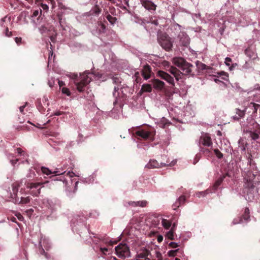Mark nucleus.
I'll return each instance as SVG.
<instances>
[{"label": "nucleus", "instance_id": "f257e3e1", "mask_svg": "<svg viewBox=\"0 0 260 260\" xmlns=\"http://www.w3.org/2000/svg\"><path fill=\"white\" fill-rule=\"evenodd\" d=\"M193 68V65L185 61V62L180 68L182 71V72H181L176 67L173 66L170 67V68L168 70V71L174 76L177 81H179L180 79H182V77L183 75H194V74L192 72Z\"/></svg>", "mask_w": 260, "mask_h": 260}, {"label": "nucleus", "instance_id": "f03ea898", "mask_svg": "<svg viewBox=\"0 0 260 260\" xmlns=\"http://www.w3.org/2000/svg\"><path fill=\"white\" fill-rule=\"evenodd\" d=\"M92 74L90 72L86 71L80 74L79 76L77 75H75L74 82L76 89L79 92H82L85 90V87L92 80L90 76Z\"/></svg>", "mask_w": 260, "mask_h": 260}, {"label": "nucleus", "instance_id": "7ed1b4c3", "mask_svg": "<svg viewBox=\"0 0 260 260\" xmlns=\"http://www.w3.org/2000/svg\"><path fill=\"white\" fill-rule=\"evenodd\" d=\"M256 164L255 162L250 166L247 169H244V171L242 172V174H244V179L245 181L246 187L249 188H253L254 187L253 180L256 176L255 173H256V172H254V171H256Z\"/></svg>", "mask_w": 260, "mask_h": 260}, {"label": "nucleus", "instance_id": "20e7f679", "mask_svg": "<svg viewBox=\"0 0 260 260\" xmlns=\"http://www.w3.org/2000/svg\"><path fill=\"white\" fill-rule=\"evenodd\" d=\"M157 42L161 47L167 51L171 50L173 46L171 38L166 33H160L157 36Z\"/></svg>", "mask_w": 260, "mask_h": 260}, {"label": "nucleus", "instance_id": "39448f33", "mask_svg": "<svg viewBox=\"0 0 260 260\" xmlns=\"http://www.w3.org/2000/svg\"><path fill=\"white\" fill-rule=\"evenodd\" d=\"M46 182H27L25 185L27 189H29V193L33 196L38 197L41 192V189L43 187V184Z\"/></svg>", "mask_w": 260, "mask_h": 260}, {"label": "nucleus", "instance_id": "423d86ee", "mask_svg": "<svg viewBox=\"0 0 260 260\" xmlns=\"http://www.w3.org/2000/svg\"><path fill=\"white\" fill-rule=\"evenodd\" d=\"M136 136L139 139H142L146 140L153 141L155 135V131L149 129H141L135 132Z\"/></svg>", "mask_w": 260, "mask_h": 260}, {"label": "nucleus", "instance_id": "0eeeda50", "mask_svg": "<svg viewBox=\"0 0 260 260\" xmlns=\"http://www.w3.org/2000/svg\"><path fill=\"white\" fill-rule=\"evenodd\" d=\"M117 255L120 258H125L130 256L129 248L126 244L121 243L117 246L115 248Z\"/></svg>", "mask_w": 260, "mask_h": 260}, {"label": "nucleus", "instance_id": "6e6552de", "mask_svg": "<svg viewBox=\"0 0 260 260\" xmlns=\"http://www.w3.org/2000/svg\"><path fill=\"white\" fill-rule=\"evenodd\" d=\"M157 76L161 79L166 81L168 83L173 86H175V82L173 77L167 72L163 71H158L157 72Z\"/></svg>", "mask_w": 260, "mask_h": 260}, {"label": "nucleus", "instance_id": "1a4fd4ad", "mask_svg": "<svg viewBox=\"0 0 260 260\" xmlns=\"http://www.w3.org/2000/svg\"><path fill=\"white\" fill-rule=\"evenodd\" d=\"M199 143L200 147H201L202 145L210 147L213 144L211 137L207 134H204L200 137Z\"/></svg>", "mask_w": 260, "mask_h": 260}, {"label": "nucleus", "instance_id": "9d476101", "mask_svg": "<svg viewBox=\"0 0 260 260\" xmlns=\"http://www.w3.org/2000/svg\"><path fill=\"white\" fill-rule=\"evenodd\" d=\"M142 6L150 12L155 11L157 6L151 0H139Z\"/></svg>", "mask_w": 260, "mask_h": 260}, {"label": "nucleus", "instance_id": "9b49d317", "mask_svg": "<svg viewBox=\"0 0 260 260\" xmlns=\"http://www.w3.org/2000/svg\"><path fill=\"white\" fill-rule=\"evenodd\" d=\"M167 165L165 163H159L155 159H150L147 164L145 166V168L148 169H155L160 168L161 167H166Z\"/></svg>", "mask_w": 260, "mask_h": 260}, {"label": "nucleus", "instance_id": "f8f14e48", "mask_svg": "<svg viewBox=\"0 0 260 260\" xmlns=\"http://www.w3.org/2000/svg\"><path fill=\"white\" fill-rule=\"evenodd\" d=\"M250 219V212L248 208H245L243 214L239 218V221H238L237 219H234L233 221L234 224H237L239 223L243 222V220L247 221Z\"/></svg>", "mask_w": 260, "mask_h": 260}, {"label": "nucleus", "instance_id": "ddd939ff", "mask_svg": "<svg viewBox=\"0 0 260 260\" xmlns=\"http://www.w3.org/2000/svg\"><path fill=\"white\" fill-rule=\"evenodd\" d=\"M147 205V202L146 201H128L124 205L125 207H127L128 206H132V207H138L140 206L141 207H145Z\"/></svg>", "mask_w": 260, "mask_h": 260}, {"label": "nucleus", "instance_id": "4468645a", "mask_svg": "<svg viewBox=\"0 0 260 260\" xmlns=\"http://www.w3.org/2000/svg\"><path fill=\"white\" fill-rule=\"evenodd\" d=\"M178 38L183 46H187L189 44V38L185 33L181 32L178 35Z\"/></svg>", "mask_w": 260, "mask_h": 260}, {"label": "nucleus", "instance_id": "2eb2a0df", "mask_svg": "<svg viewBox=\"0 0 260 260\" xmlns=\"http://www.w3.org/2000/svg\"><path fill=\"white\" fill-rule=\"evenodd\" d=\"M226 176L229 177H231V175L229 173H226L225 174H223L222 176H220L215 182L214 185L212 186V189L214 191H215L217 190L218 187L221 185L224 179L225 178Z\"/></svg>", "mask_w": 260, "mask_h": 260}, {"label": "nucleus", "instance_id": "dca6fc26", "mask_svg": "<svg viewBox=\"0 0 260 260\" xmlns=\"http://www.w3.org/2000/svg\"><path fill=\"white\" fill-rule=\"evenodd\" d=\"M152 83L153 87L157 89L161 90L164 88L165 83L158 79H154L152 80Z\"/></svg>", "mask_w": 260, "mask_h": 260}, {"label": "nucleus", "instance_id": "f3484780", "mask_svg": "<svg viewBox=\"0 0 260 260\" xmlns=\"http://www.w3.org/2000/svg\"><path fill=\"white\" fill-rule=\"evenodd\" d=\"M151 68L149 65H146L143 67L142 71V75L143 78L147 80L151 77Z\"/></svg>", "mask_w": 260, "mask_h": 260}, {"label": "nucleus", "instance_id": "a211bd4d", "mask_svg": "<svg viewBox=\"0 0 260 260\" xmlns=\"http://www.w3.org/2000/svg\"><path fill=\"white\" fill-rule=\"evenodd\" d=\"M172 61L174 64L180 68L186 61L181 57H174Z\"/></svg>", "mask_w": 260, "mask_h": 260}, {"label": "nucleus", "instance_id": "6ab92c4d", "mask_svg": "<svg viewBox=\"0 0 260 260\" xmlns=\"http://www.w3.org/2000/svg\"><path fill=\"white\" fill-rule=\"evenodd\" d=\"M245 53L250 58H252L253 59L256 58L257 57V54L255 52L254 50L252 49L250 47L247 48L245 50Z\"/></svg>", "mask_w": 260, "mask_h": 260}, {"label": "nucleus", "instance_id": "aec40b11", "mask_svg": "<svg viewBox=\"0 0 260 260\" xmlns=\"http://www.w3.org/2000/svg\"><path fill=\"white\" fill-rule=\"evenodd\" d=\"M152 86L151 84H144L141 87L140 91L141 93L143 92H150L152 91Z\"/></svg>", "mask_w": 260, "mask_h": 260}, {"label": "nucleus", "instance_id": "412c9836", "mask_svg": "<svg viewBox=\"0 0 260 260\" xmlns=\"http://www.w3.org/2000/svg\"><path fill=\"white\" fill-rule=\"evenodd\" d=\"M41 171L43 174H46L47 175L53 173L55 174V175H59L63 174L62 173H60L59 171L52 172L48 168L44 167L41 168Z\"/></svg>", "mask_w": 260, "mask_h": 260}, {"label": "nucleus", "instance_id": "4be33fe9", "mask_svg": "<svg viewBox=\"0 0 260 260\" xmlns=\"http://www.w3.org/2000/svg\"><path fill=\"white\" fill-rule=\"evenodd\" d=\"M244 111L241 110L240 109H236V114L233 117L235 120H239L241 118H242L245 115Z\"/></svg>", "mask_w": 260, "mask_h": 260}, {"label": "nucleus", "instance_id": "5701e85b", "mask_svg": "<svg viewBox=\"0 0 260 260\" xmlns=\"http://www.w3.org/2000/svg\"><path fill=\"white\" fill-rule=\"evenodd\" d=\"M259 106L260 105L258 104L251 102L248 105V108L252 110V113L255 114L257 113V109Z\"/></svg>", "mask_w": 260, "mask_h": 260}, {"label": "nucleus", "instance_id": "b1692460", "mask_svg": "<svg viewBox=\"0 0 260 260\" xmlns=\"http://www.w3.org/2000/svg\"><path fill=\"white\" fill-rule=\"evenodd\" d=\"M19 187H20V185L18 182H15L14 183H13L12 184V190H13V193L14 195L17 194V193L18 191Z\"/></svg>", "mask_w": 260, "mask_h": 260}, {"label": "nucleus", "instance_id": "393cba45", "mask_svg": "<svg viewBox=\"0 0 260 260\" xmlns=\"http://www.w3.org/2000/svg\"><path fill=\"white\" fill-rule=\"evenodd\" d=\"M101 9L97 5H95L91 10L92 14L94 15L99 14L101 12Z\"/></svg>", "mask_w": 260, "mask_h": 260}, {"label": "nucleus", "instance_id": "a878e982", "mask_svg": "<svg viewBox=\"0 0 260 260\" xmlns=\"http://www.w3.org/2000/svg\"><path fill=\"white\" fill-rule=\"evenodd\" d=\"M161 223L163 226L166 229H169L171 225V222L169 220L165 219L162 220Z\"/></svg>", "mask_w": 260, "mask_h": 260}, {"label": "nucleus", "instance_id": "bb28decb", "mask_svg": "<svg viewBox=\"0 0 260 260\" xmlns=\"http://www.w3.org/2000/svg\"><path fill=\"white\" fill-rule=\"evenodd\" d=\"M175 224H173V227L171 228V230L169 231L167 234H166V237L170 239V240H174V232H173V228L175 227Z\"/></svg>", "mask_w": 260, "mask_h": 260}, {"label": "nucleus", "instance_id": "cd10ccee", "mask_svg": "<svg viewBox=\"0 0 260 260\" xmlns=\"http://www.w3.org/2000/svg\"><path fill=\"white\" fill-rule=\"evenodd\" d=\"M246 157L248 161L247 165L249 166V167L255 162V161L253 159V157L251 153H248Z\"/></svg>", "mask_w": 260, "mask_h": 260}, {"label": "nucleus", "instance_id": "c85d7f7f", "mask_svg": "<svg viewBox=\"0 0 260 260\" xmlns=\"http://www.w3.org/2000/svg\"><path fill=\"white\" fill-rule=\"evenodd\" d=\"M30 198L29 197H27L26 198L21 197L20 199V201L19 202L20 204H26L30 202Z\"/></svg>", "mask_w": 260, "mask_h": 260}, {"label": "nucleus", "instance_id": "c756f323", "mask_svg": "<svg viewBox=\"0 0 260 260\" xmlns=\"http://www.w3.org/2000/svg\"><path fill=\"white\" fill-rule=\"evenodd\" d=\"M106 18L112 24H113L117 20V19L115 17H112L110 14H108L106 16Z\"/></svg>", "mask_w": 260, "mask_h": 260}, {"label": "nucleus", "instance_id": "7c9ffc66", "mask_svg": "<svg viewBox=\"0 0 260 260\" xmlns=\"http://www.w3.org/2000/svg\"><path fill=\"white\" fill-rule=\"evenodd\" d=\"M249 136L251 139L256 140L259 138V135L255 132L250 131Z\"/></svg>", "mask_w": 260, "mask_h": 260}, {"label": "nucleus", "instance_id": "2f4dec72", "mask_svg": "<svg viewBox=\"0 0 260 260\" xmlns=\"http://www.w3.org/2000/svg\"><path fill=\"white\" fill-rule=\"evenodd\" d=\"M35 176V173L34 171L30 170L29 173L27 175L26 177L29 180H34Z\"/></svg>", "mask_w": 260, "mask_h": 260}, {"label": "nucleus", "instance_id": "473e14b6", "mask_svg": "<svg viewBox=\"0 0 260 260\" xmlns=\"http://www.w3.org/2000/svg\"><path fill=\"white\" fill-rule=\"evenodd\" d=\"M214 151L218 158L221 159L223 157V154L218 149H214Z\"/></svg>", "mask_w": 260, "mask_h": 260}, {"label": "nucleus", "instance_id": "72a5a7b5", "mask_svg": "<svg viewBox=\"0 0 260 260\" xmlns=\"http://www.w3.org/2000/svg\"><path fill=\"white\" fill-rule=\"evenodd\" d=\"M185 201V198L184 196H181L177 201V202L179 203L180 206L183 205Z\"/></svg>", "mask_w": 260, "mask_h": 260}, {"label": "nucleus", "instance_id": "f704fd0d", "mask_svg": "<svg viewBox=\"0 0 260 260\" xmlns=\"http://www.w3.org/2000/svg\"><path fill=\"white\" fill-rule=\"evenodd\" d=\"M61 92L62 93L67 94L68 96H70L71 94L70 90L66 87H63L61 89Z\"/></svg>", "mask_w": 260, "mask_h": 260}, {"label": "nucleus", "instance_id": "c9c22d12", "mask_svg": "<svg viewBox=\"0 0 260 260\" xmlns=\"http://www.w3.org/2000/svg\"><path fill=\"white\" fill-rule=\"evenodd\" d=\"M179 250V249L175 250H170L168 252V254L169 256H175L176 255L177 252Z\"/></svg>", "mask_w": 260, "mask_h": 260}, {"label": "nucleus", "instance_id": "e433bc0d", "mask_svg": "<svg viewBox=\"0 0 260 260\" xmlns=\"http://www.w3.org/2000/svg\"><path fill=\"white\" fill-rule=\"evenodd\" d=\"M40 247L39 248V252L41 254L44 255L46 258H48L47 253L45 252L44 249L42 248V245H40Z\"/></svg>", "mask_w": 260, "mask_h": 260}, {"label": "nucleus", "instance_id": "4c0bfd02", "mask_svg": "<svg viewBox=\"0 0 260 260\" xmlns=\"http://www.w3.org/2000/svg\"><path fill=\"white\" fill-rule=\"evenodd\" d=\"M218 74L220 76H223L222 79L224 80H226L228 77V74L223 71L218 73Z\"/></svg>", "mask_w": 260, "mask_h": 260}, {"label": "nucleus", "instance_id": "58836bf2", "mask_svg": "<svg viewBox=\"0 0 260 260\" xmlns=\"http://www.w3.org/2000/svg\"><path fill=\"white\" fill-rule=\"evenodd\" d=\"M197 66L199 69H201L202 70L206 69V66L202 63L198 62Z\"/></svg>", "mask_w": 260, "mask_h": 260}, {"label": "nucleus", "instance_id": "ea45409f", "mask_svg": "<svg viewBox=\"0 0 260 260\" xmlns=\"http://www.w3.org/2000/svg\"><path fill=\"white\" fill-rule=\"evenodd\" d=\"M169 246L172 248H175L179 246L177 243L174 242H171V243H170Z\"/></svg>", "mask_w": 260, "mask_h": 260}, {"label": "nucleus", "instance_id": "a19ab883", "mask_svg": "<svg viewBox=\"0 0 260 260\" xmlns=\"http://www.w3.org/2000/svg\"><path fill=\"white\" fill-rule=\"evenodd\" d=\"M99 25L101 26V28L100 29V31L101 32H104L105 29H106V26L104 24L102 23L101 22H100L99 23Z\"/></svg>", "mask_w": 260, "mask_h": 260}, {"label": "nucleus", "instance_id": "79ce46f5", "mask_svg": "<svg viewBox=\"0 0 260 260\" xmlns=\"http://www.w3.org/2000/svg\"><path fill=\"white\" fill-rule=\"evenodd\" d=\"M5 34L6 36L8 37H10L12 35V32L9 31V29L7 26H6Z\"/></svg>", "mask_w": 260, "mask_h": 260}, {"label": "nucleus", "instance_id": "37998d69", "mask_svg": "<svg viewBox=\"0 0 260 260\" xmlns=\"http://www.w3.org/2000/svg\"><path fill=\"white\" fill-rule=\"evenodd\" d=\"M7 16H5L4 17H3L1 20V26H4V27H6L7 26H6L5 24H4V23L7 21Z\"/></svg>", "mask_w": 260, "mask_h": 260}, {"label": "nucleus", "instance_id": "c03bdc74", "mask_svg": "<svg viewBox=\"0 0 260 260\" xmlns=\"http://www.w3.org/2000/svg\"><path fill=\"white\" fill-rule=\"evenodd\" d=\"M7 16H5L4 17H3L1 20V26H4V27H6L7 26H6L5 24H4V23L7 21Z\"/></svg>", "mask_w": 260, "mask_h": 260}, {"label": "nucleus", "instance_id": "a18cd8bd", "mask_svg": "<svg viewBox=\"0 0 260 260\" xmlns=\"http://www.w3.org/2000/svg\"><path fill=\"white\" fill-rule=\"evenodd\" d=\"M232 62V59L230 57H226L225 59V63L227 66H230V62Z\"/></svg>", "mask_w": 260, "mask_h": 260}, {"label": "nucleus", "instance_id": "49530a36", "mask_svg": "<svg viewBox=\"0 0 260 260\" xmlns=\"http://www.w3.org/2000/svg\"><path fill=\"white\" fill-rule=\"evenodd\" d=\"M16 151H17V153L19 155H24V154H25L24 152L20 148H17Z\"/></svg>", "mask_w": 260, "mask_h": 260}, {"label": "nucleus", "instance_id": "de8ad7c7", "mask_svg": "<svg viewBox=\"0 0 260 260\" xmlns=\"http://www.w3.org/2000/svg\"><path fill=\"white\" fill-rule=\"evenodd\" d=\"M15 42L16 43V44L18 45H19L21 43L22 39L20 37H16L15 38Z\"/></svg>", "mask_w": 260, "mask_h": 260}, {"label": "nucleus", "instance_id": "09e8293b", "mask_svg": "<svg viewBox=\"0 0 260 260\" xmlns=\"http://www.w3.org/2000/svg\"><path fill=\"white\" fill-rule=\"evenodd\" d=\"M180 206L179 203L177 201L173 205L172 207L174 210H176L178 207Z\"/></svg>", "mask_w": 260, "mask_h": 260}, {"label": "nucleus", "instance_id": "8fccbe9b", "mask_svg": "<svg viewBox=\"0 0 260 260\" xmlns=\"http://www.w3.org/2000/svg\"><path fill=\"white\" fill-rule=\"evenodd\" d=\"M100 250L104 254H106V252L108 251V249L107 248L101 247Z\"/></svg>", "mask_w": 260, "mask_h": 260}, {"label": "nucleus", "instance_id": "3c124183", "mask_svg": "<svg viewBox=\"0 0 260 260\" xmlns=\"http://www.w3.org/2000/svg\"><path fill=\"white\" fill-rule=\"evenodd\" d=\"M156 257L159 259L162 257L161 253L159 251H156Z\"/></svg>", "mask_w": 260, "mask_h": 260}, {"label": "nucleus", "instance_id": "603ef678", "mask_svg": "<svg viewBox=\"0 0 260 260\" xmlns=\"http://www.w3.org/2000/svg\"><path fill=\"white\" fill-rule=\"evenodd\" d=\"M58 85L60 87H61L65 85L64 82H63L62 81L58 80Z\"/></svg>", "mask_w": 260, "mask_h": 260}, {"label": "nucleus", "instance_id": "864d4df0", "mask_svg": "<svg viewBox=\"0 0 260 260\" xmlns=\"http://www.w3.org/2000/svg\"><path fill=\"white\" fill-rule=\"evenodd\" d=\"M37 107H38V110H39L41 112H43V107H42V106L41 105V104H39L37 106Z\"/></svg>", "mask_w": 260, "mask_h": 260}, {"label": "nucleus", "instance_id": "5fc2aeb1", "mask_svg": "<svg viewBox=\"0 0 260 260\" xmlns=\"http://www.w3.org/2000/svg\"><path fill=\"white\" fill-rule=\"evenodd\" d=\"M163 240V237L161 235H159L158 237H157V241L160 243L161 242H162Z\"/></svg>", "mask_w": 260, "mask_h": 260}, {"label": "nucleus", "instance_id": "6e6d98bb", "mask_svg": "<svg viewBox=\"0 0 260 260\" xmlns=\"http://www.w3.org/2000/svg\"><path fill=\"white\" fill-rule=\"evenodd\" d=\"M199 159H200V156L198 155H197L194 158V161L193 162V164H196L199 161Z\"/></svg>", "mask_w": 260, "mask_h": 260}, {"label": "nucleus", "instance_id": "4d7b16f0", "mask_svg": "<svg viewBox=\"0 0 260 260\" xmlns=\"http://www.w3.org/2000/svg\"><path fill=\"white\" fill-rule=\"evenodd\" d=\"M27 104V103H26V104L24 106H20L19 107V110H20V111L21 113H23V110H24V108L26 106V105Z\"/></svg>", "mask_w": 260, "mask_h": 260}, {"label": "nucleus", "instance_id": "13d9d810", "mask_svg": "<svg viewBox=\"0 0 260 260\" xmlns=\"http://www.w3.org/2000/svg\"><path fill=\"white\" fill-rule=\"evenodd\" d=\"M67 175H69L71 178L75 176V174L73 172H69L67 173Z\"/></svg>", "mask_w": 260, "mask_h": 260}, {"label": "nucleus", "instance_id": "bf43d9fd", "mask_svg": "<svg viewBox=\"0 0 260 260\" xmlns=\"http://www.w3.org/2000/svg\"><path fill=\"white\" fill-rule=\"evenodd\" d=\"M50 40L52 42H55L56 39V35H52L50 37Z\"/></svg>", "mask_w": 260, "mask_h": 260}, {"label": "nucleus", "instance_id": "052dcab7", "mask_svg": "<svg viewBox=\"0 0 260 260\" xmlns=\"http://www.w3.org/2000/svg\"><path fill=\"white\" fill-rule=\"evenodd\" d=\"M39 14V11L38 10H35L34 11V12H33V16L34 17H36Z\"/></svg>", "mask_w": 260, "mask_h": 260}, {"label": "nucleus", "instance_id": "680f3d73", "mask_svg": "<svg viewBox=\"0 0 260 260\" xmlns=\"http://www.w3.org/2000/svg\"><path fill=\"white\" fill-rule=\"evenodd\" d=\"M18 161V159H16L14 160H11V162L13 165H14L15 164H16L17 162Z\"/></svg>", "mask_w": 260, "mask_h": 260}, {"label": "nucleus", "instance_id": "e2e57ef3", "mask_svg": "<svg viewBox=\"0 0 260 260\" xmlns=\"http://www.w3.org/2000/svg\"><path fill=\"white\" fill-rule=\"evenodd\" d=\"M50 122V120H48L46 123H44L42 125L43 126L42 128H46L47 124Z\"/></svg>", "mask_w": 260, "mask_h": 260}, {"label": "nucleus", "instance_id": "0e129e2a", "mask_svg": "<svg viewBox=\"0 0 260 260\" xmlns=\"http://www.w3.org/2000/svg\"><path fill=\"white\" fill-rule=\"evenodd\" d=\"M17 121L20 123H23L24 122V120L23 119H21V118H20V117H18Z\"/></svg>", "mask_w": 260, "mask_h": 260}, {"label": "nucleus", "instance_id": "69168bd1", "mask_svg": "<svg viewBox=\"0 0 260 260\" xmlns=\"http://www.w3.org/2000/svg\"><path fill=\"white\" fill-rule=\"evenodd\" d=\"M62 114V112L60 111L56 112L54 113V115L56 116H59Z\"/></svg>", "mask_w": 260, "mask_h": 260}, {"label": "nucleus", "instance_id": "338daca9", "mask_svg": "<svg viewBox=\"0 0 260 260\" xmlns=\"http://www.w3.org/2000/svg\"><path fill=\"white\" fill-rule=\"evenodd\" d=\"M109 245L110 246H112L114 244H116V241H114V242H112V241H110L109 243Z\"/></svg>", "mask_w": 260, "mask_h": 260}, {"label": "nucleus", "instance_id": "774afa93", "mask_svg": "<svg viewBox=\"0 0 260 260\" xmlns=\"http://www.w3.org/2000/svg\"><path fill=\"white\" fill-rule=\"evenodd\" d=\"M48 85L50 87H52L53 86V83H52L51 81L48 82Z\"/></svg>", "mask_w": 260, "mask_h": 260}]
</instances>
